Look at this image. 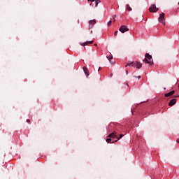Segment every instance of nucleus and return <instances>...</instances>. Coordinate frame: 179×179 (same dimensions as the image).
I'll return each instance as SVG.
<instances>
[{"mask_svg":"<svg viewBox=\"0 0 179 179\" xmlns=\"http://www.w3.org/2000/svg\"><path fill=\"white\" fill-rule=\"evenodd\" d=\"M175 97H178V98H179V95H177L176 96H175Z\"/></svg>","mask_w":179,"mask_h":179,"instance_id":"obj_26","label":"nucleus"},{"mask_svg":"<svg viewBox=\"0 0 179 179\" xmlns=\"http://www.w3.org/2000/svg\"><path fill=\"white\" fill-rule=\"evenodd\" d=\"M111 141H113L112 138H106V143H113V142H111Z\"/></svg>","mask_w":179,"mask_h":179,"instance_id":"obj_12","label":"nucleus"},{"mask_svg":"<svg viewBox=\"0 0 179 179\" xmlns=\"http://www.w3.org/2000/svg\"><path fill=\"white\" fill-rule=\"evenodd\" d=\"M100 3V0H95V6H97V4Z\"/></svg>","mask_w":179,"mask_h":179,"instance_id":"obj_14","label":"nucleus"},{"mask_svg":"<svg viewBox=\"0 0 179 179\" xmlns=\"http://www.w3.org/2000/svg\"><path fill=\"white\" fill-rule=\"evenodd\" d=\"M127 9L130 12L131 10V7L129 5H127Z\"/></svg>","mask_w":179,"mask_h":179,"instance_id":"obj_13","label":"nucleus"},{"mask_svg":"<svg viewBox=\"0 0 179 179\" xmlns=\"http://www.w3.org/2000/svg\"><path fill=\"white\" fill-rule=\"evenodd\" d=\"M177 143H179V138H178V139H177Z\"/></svg>","mask_w":179,"mask_h":179,"instance_id":"obj_24","label":"nucleus"},{"mask_svg":"<svg viewBox=\"0 0 179 179\" xmlns=\"http://www.w3.org/2000/svg\"><path fill=\"white\" fill-rule=\"evenodd\" d=\"M113 22H111V21H109V22L108 23V27H110V26H111V24H112Z\"/></svg>","mask_w":179,"mask_h":179,"instance_id":"obj_16","label":"nucleus"},{"mask_svg":"<svg viewBox=\"0 0 179 179\" xmlns=\"http://www.w3.org/2000/svg\"><path fill=\"white\" fill-rule=\"evenodd\" d=\"M108 138H113V141H112V143H117V141H119L120 139V138H118L117 132L111 133L110 134L108 135Z\"/></svg>","mask_w":179,"mask_h":179,"instance_id":"obj_3","label":"nucleus"},{"mask_svg":"<svg viewBox=\"0 0 179 179\" xmlns=\"http://www.w3.org/2000/svg\"><path fill=\"white\" fill-rule=\"evenodd\" d=\"M30 120L29 119H27V123H30Z\"/></svg>","mask_w":179,"mask_h":179,"instance_id":"obj_21","label":"nucleus"},{"mask_svg":"<svg viewBox=\"0 0 179 179\" xmlns=\"http://www.w3.org/2000/svg\"><path fill=\"white\" fill-rule=\"evenodd\" d=\"M140 78H141V76H138V79L140 80Z\"/></svg>","mask_w":179,"mask_h":179,"instance_id":"obj_23","label":"nucleus"},{"mask_svg":"<svg viewBox=\"0 0 179 179\" xmlns=\"http://www.w3.org/2000/svg\"><path fill=\"white\" fill-rule=\"evenodd\" d=\"M115 18H116V15H113V21H114V22H116Z\"/></svg>","mask_w":179,"mask_h":179,"instance_id":"obj_17","label":"nucleus"},{"mask_svg":"<svg viewBox=\"0 0 179 179\" xmlns=\"http://www.w3.org/2000/svg\"><path fill=\"white\" fill-rule=\"evenodd\" d=\"M93 43H94L93 41H86L85 43H80V45L81 46H85V45L93 44Z\"/></svg>","mask_w":179,"mask_h":179,"instance_id":"obj_9","label":"nucleus"},{"mask_svg":"<svg viewBox=\"0 0 179 179\" xmlns=\"http://www.w3.org/2000/svg\"><path fill=\"white\" fill-rule=\"evenodd\" d=\"M108 57V59H109V60H110V59H113V56H108V57Z\"/></svg>","mask_w":179,"mask_h":179,"instance_id":"obj_15","label":"nucleus"},{"mask_svg":"<svg viewBox=\"0 0 179 179\" xmlns=\"http://www.w3.org/2000/svg\"><path fill=\"white\" fill-rule=\"evenodd\" d=\"M126 74L128 75V71H126Z\"/></svg>","mask_w":179,"mask_h":179,"instance_id":"obj_25","label":"nucleus"},{"mask_svg":"<svg viewBox=\"0 0 179 179\" xmlns=\"http://www.w3.org/2000/svg\"><path fill=\"white\" fill-rule=\"evenodd\" d=\"M159 8L156 7V5H151L149 8L150 13H157Z\"/></svg>","mask_w":179,"mask_h":179,"instance_id":"obj_4","label":"nucleus"},{"mask_svg":"<svg viewBox=\"0 0 179 179\" xmlns=\"http://www.w3.org/2000/svg\"><path fill=\"white\" fill-rule=\"evenodd\" d=\"M178 4H179V3H178Z\"/></svg>","mask_w":179,"mask_h":179,"instance_id":"obj_28","label":"nucleus"},{"mask_svg":"<svg viewBox=\"0 0 179 179\" xmlns=\"http://www.w3.org/2000/svg\"><path fill=\"white\" fill-rule=\"evenodd\" d=\"M176 102H177L176 99H171V101H169V106L171 107L176 105Z\"/></svg>","mask_w":179,"mask_h":179,"instance_id":"obj_8","label":"nucleus"},{"mask_svg":"<svg viewBox=\"0 0 179 179\" xmlns=\"http://www.w3.org/2000/svg\"><path fill=\"white\" fill-rule=\"evenodd\" d=\"M164 17H165L164 13H162V14H160L159 17L158 18V22H159L161 24H165V21L164 20Z\"/></svg>","mask_w":179,"mask_h":179,"instance_id":"obj_5","label":"nucleus"},{"mask_svg":"<svg viewBox=\"0 0 179 179\" xmlns=\"http://www.w3.org/2000/svg\"><path fill=\"white\" fill-rule=\"evenodd\" d=\"M119 31H120V33L124 34V33L129 31V29L127 27L122 25L120 27Z\"/></svg>","mask_w":179,"mask_h":179,"instance_id":"obj_6","label":"nucleus"},{"mask_svg":"<svg viewBox=\"0 0 179 179\" xmlns=\"http://www.w3.org/2000/svg\"><path fill=\"white\" fill-rule=\"evenodd\" d=\"M96 0H87L88 2H94Z\"/></svg>","mask_w":179,"mask_h":179,"instance_id":"obj_19","label":"nucleus"},{"mask_svg":"<svg viewBox=\"0 0 179 179\" xmlns=\"http://www.w3.org/2000/svg\"><path fill=\"white\" fill-rule=\"evenodd\" d=\"M96 24V20H92L89 21V30H90Z\"/></svg>","mask_w":179,"mask_h":179,"instance_id":"obj_7","label":"nucleus"},{"mask_svg":"<svg viewBox=\"0 0 179 179\" xmlns=\"http://www.w3.org/2000/svg\"><path fill=\"white\" fill-rule=\"evenodd\" d=\"M174 93H176V91H172L168 94H165V97H169V96H171L174 94Z\"/></svg>","mask_w":179,"mask_h":179,"instance_id":"obj_11","label":"nucleus"},{"mask_svg":"<svg viewBox=\"0 0 179 179\" xmlns=\"http://www.w3.org/2000/svg\"><path fill=\"white\" fill-rule=\"evenodd\" d=\"M101 71V67H99V69H98V71Z\"/></svg>","mask_w":179,"mask_h":179,"instance_id":"obj_22","label":"nucleus"},{"mask_svg":"<svg viewBox=\"0 0 179 179\" xmlns=\"http://www.w3.org/2000/svg\"><path fill=\"white\" fill-rule=\"evenodd\" d=\"M143 62H145V64H149L150 66L154 64L153 59L152 58V56L148 53L145 55V58Z\"/></svg>","mask_w":179,"mask_h":179,"instance_id":"obj_1","label":"nucleus"},{"mask_svg":"<svg viewBox=\"0 0 179 179\" xmlns=\"http://www.w3.org/2000/svg\"><path fill=\"white\" fill-rule=\"evenodd\" d=\"M123 136H124V135H123V134H120V138H120H120H122Z\"/></svg>","mask_w":179,"mask_h":179,"instance_id":"obj_18","label":"nucleus"},{"mask_svg":"<svg viewBox=\"0 0 179 179\" xmlns=\"http://www.w3.org/2000/svg\"><path fill=\"white\" fill-rule=\"evenodd\" d=\"M83 69L84 73H85L87 78H88V76H89V70H88V69L85 66H83Z\"/></svg>","mask_w":179,"mask_h":179,"instance_id":"obj_10","label":"nucleus"},{"mask_svg":"<svg viewBox=\"0 0 179 179\" xmlns=\"http://www.w3.org/2000/svg\"><path fill=\"white\" fill-rule=\"evenodd\" d=\"M117 31H115V33H114V36H117Z\"/></svg>","mask_w":179,"mask_h":179,"instance_id":"obj_20","label":"nucleus"},{"mask_svg":"<svg viewBox=\"0 0 179 179\" xmlns=\"http://www.w3.org/2000/svg\"><path fill=\"white\" fill-rule=\"evenodd\" d=\"M94 46H97V44H96V43H95V44H94Z\"/></svg>","mask_w":179,"mask_h":179,"instance_id":"obj_27","label":"nucleus"},{"mask_svg":"<svg viewBox=\"0 0 179 179\" xmlns=\"http://www.w3.org/2000/svg\"><path fill=\"white\" fill-rule=\"evenodd\" d=\"M131 66V67H136L137 69H140L142 67V64L138 61L132 62L131 63L127 64L125 67Z\"/></svg>","mask_w":179,"mask_h":179,"instance_id":"obj_2","label":"nucleus"}]
</instances>
